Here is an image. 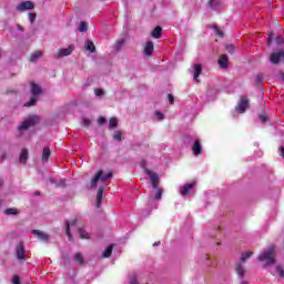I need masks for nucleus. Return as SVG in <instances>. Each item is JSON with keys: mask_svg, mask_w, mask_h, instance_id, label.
Masks as SVG:
<instances>
[{"mask_svg": "<svg viewBox=\"0 0 284 284\" xmlns=\"http://www.w3.org/2000/svg\"><path fill=\"white\" fill-rule=\"evenodd\" d=\"M257 260L264 265V267L274 265V263H276V258L274 257V246L265 248L262 253H260Z\"/></svg>", "mask_w": 284, "mask_h": 284, "instance_id": "f257e3e1", "label": "nucleus"}, {"mask_svg": "<svg viewBox=\"0 0 284 284\" xmlns=\"http://www.w3.org/2000/svg\"><path fill=\"white\" fill-rule=\"evenodd\" d=\"M112 179V172H103V170H100L95 173L93 179L91 180V183L89 185L90 190H94L99 183L103 185L105 181H110Z\"/></svg>", "mask_w": 284, "mask_h": 284, "instance_id": "f03ea898", "label": "nucleus"}, {"mask_svg": "<svg viewBox=\"0 0 284 284\" xmlns=\"http://www.w3.org/2000/svg\"><path fill=\"white\" fill-rule=\"evenodd\" d=\"M145 174H148L153 190H156L154 200L155 201H161V196L163 194V189L159 187V174H156V173H154V172H152L148 169H145Z\"/></svg>", "mask_w": 284, "mask_h": 284, "instance_id": "7ed1b4c3", "label": "nucleus"}, {"mask_svg": "<svg viewBox=\"0 0 284 284\" xmlns=\"http://www.w3.org/2000/svg\"><path fill=\"white\" fill-rule=\"evenodd\" d=\"M41 92V87L34 82L31 83V93L32 98L29 102H27L24 105L26 108H31V105H34L38 101L39 93Z\"/></svg>", "mask_w": 284, "mask_h": 284, "instance_id": "20e7f679", "label": "nucleus"}, {"mask_svg": "<svg viewBox=\"0 0 284 284\" xmlns=\"http://www.w3.org/2000/svg\"><path fill=\"white\" fill-rule=\"evenodd\" d=\"M39 123V116L38 115H31L29 116L24 122L21 123L19 126V132H23L28 130L29 128H34Z\"/></svg>", "mask_w": 284, "mask_h": 284, "instance_id": "39448f33", "label": "nucleus"}, {"mask_svg": "<svg viewBox=\"0 0 284 284\" xmlns=\"http://www.w3.org/2000/svg\"><path fill=\"white\" fill-rule=\"evenodd\" d=\"M72 52H74V45H69L68 48H62L54 53V59L70 57V54H72Z\"/></svg>", "mask_w": 284, "mask_h": 284, "instance_id": "423d86ee", "label": "nucleus"}, {"mask_svg": "<svg viewBox=\"0 0 284 284\" xmlns=\"http://www.w3.org/2000/svg\"><path fill=\"white\" fill-rule=\"evenodd\" d=\"M195 185H196V182H191V183L181 185L179 187L181 196H187V194H192Z\"/></svg>", "mask_w": 284, "mask_h": 284, "instance_id": "0eeeda50", "label": "nucleus"}, {"mask_svg": "<svg viewBox=\"0 0 284 284\" xmlns=\"http://www.w3.org/2000/svg\"><path fill=\"white\" fill-rule=\"evenodd\" d=\"M248 105H250V100H247V98H245V97H242L240 99L235 110L239 114H243L245 112V110H247Z\"/></svg>", "mask_w": 284, "mask_h": 284, "instance_id": "6e6552de", "label": "nucleus"}, {"mask_svg": "<svg viewBox=\"0 0 284 284\" xmlns=\"http://www.w3.org/2000/svg\"><path fill=\"white\" fill-rule=\"evenodd\" d=\"M31 234L36 236L39 241H42V243H50V235L43 231L33 230L31 231Z\"/></svg>", "mask_w": 284, "mask_h": 284, "instance_id": "1a4fd4ad", "label": "nucleus"}, {"mask_svg": "<svg viewBox=\"0 0 284 284\" xmlns=\"http://www.w3.org/2000/svg\"><path fill=\"white\" fill-rule=\"evenodd\" d=\"M34 8V2L24 1L17 6L18 12H26V10H32Z\"/></svg>", "mask_w": 284, "mask_h": 284, "instance_id": "9d476101", "label": "nucleus"}, {"mask_svg": "<svg viewBox=\"0 0 284 284\" xmlns=\"http://www.w3.org/2000/svg\"><path fill=\"white\" fill-rule=\"evenodd\" d=\"M192 152L194 156H201L203 154V144H201V140H195L192 145Z\"/></svg>", "mask_w": 284, "mask_h": 284, "instance_id": "9b49d317", "label": "nucleus"}, {"mask_svg": "<svg viewBox=\"0 0 284 284\" xmlns=\"http://www.w3.org/2000/svg\"><path fill=\"white\" fill-rule=\"evenodd\" d=\"M270 59L271 63H284V51L272 53Z\"/></svg>", "mask_w": 284, "mask_h": 284, "instance_id": "f8f14e48", "label": "nucleus"}, {"mask_svg": "<svg viewBox=\"0 0 284 284\" xmlns=\"http://www.w3.org/2000/svg\"><path fill=\"white\" fill-rule=\"evenodd\" d=\"M16 255L18 261H23L26 258V250L23 248V243H19L16 247Z\"/></svg>", "mask_w": 284, "mask_h": 284, "instance_id": "ddd939ff", "label": "nucleus"}, {"mask_svg": "<svg viewBox=\"0 0 284 284\" xmlns=\"http://www.w3.org/2000/svg\"><path fill=\"white\" fill-rule=\"evenodd\" d=\"M192 72L194 81L199 83V77H201V73L203 72V67H201V64H194L192 68Z\"/></svg>", "mask_w": 284, "mask_h": 284, "instance_id": "4468645a", "label": "nucleus"}, {"mask_svg": "<svg viewBox=\"0 0 284 284\" xmlns=\"http://www.w3.org/2000/svg\"><path fill=\"white\" fill-rule=\"evenodd\" d=\"M74 227H77V220L67 222V236L69 241H72V233H70V231L74 230Z\"/></svg>", "mask_w": 284, "mask_h": 284, "instance_id": "2eb2a0df", "label": "nucleus"}, {"mask_svg": "<svg viewBox=\"0 0 284 284\" xmlns=\"http://www.w3.org/2000/svg\"><path fill=\"white\" fill-rule=\"evenodd\" d=\"M152 52H154V43L149 41L144 45V54L145 57H152Z\"/></svg>", "mask_w": 284, "mask_h": 284, "instance_id": "dca6fc26", "label": "nucleus"}, {"mask_svg": "<svg viewBox=\"0 0 284 284\" xmlns=\"http://www.w3.org/2000/svg\"><path fill=\"white\" fill-rule=\"evenodd\" d=\"M230 63V60L227 59V55H221L220 59L217 60V64L220 65V68H227Z\"/></svg>", "mask_w": 284, "mask_h": 284, "instance_id": "f3484780", "label": "nucleus"}, {"mask_svg": "<svg viewBox=\"0 0 284 284\" xmlns=\"http://www.w3.org/2000/svg\"><path fill=\"white\" fill-rule=\"evenodd\" d=\"M41 57H43V52L34 51L33 53H31V57H30L31 63H37V61H39V59H41Z\"/></svg>", "mask_w": 284, "mask_h": 284, "instance_id": "a211bd4d", "label": "nucleus"}, {"mask_svg": "<svg viewBox=\"0 0 284 284\" xmlns=\"http://www.w3.org/2000/svg\"><path fill=\"white\" fill-rule=\"evenodd\" d=\"M103 186H100L97 194V207H101V200L103 199Z\"/></svg>", "mask_w": 284, "mask_h": 284, "instance_id": "6ab92c4d", "label": "nucleus"}, {"mask_svg": "<svg viewBox=\"0 0 284 284\" xmlns=\"http://www.w3.org/2000/svg\"><path fill=\"white\" fill-rule=\"evenodd\" d=\"M161 32H163V29L161 27H155L151 37H153V39H161Z\"/></svg>", "mask_w": 284, "mask_h": 284, "instance_id": "aec40b11", "label": "nucleus"}, {"mask_svg": "<svg viewBox=\"0 0 284 284\" xmlns=\"http://www.w3.org/2000/svg\"><path fill=\"white\" fill-rule=\"evenodd\" d=\"M84 48L91 53L97 51V48L94 47V43L91 40L85 41Z\"/></svg>", "mask_w": 284, "mask_h": 284, "instance_id": "412c9836", "label": "nucleus"}, {"mask_svg": "<svg viewBox=\"0 0 284 284\" xmlns=\"http://www.w3.org/2000/svg\"><path fill=\"white\" fill-rule=\"evenodd\" d=\"M19 161H20V163H27V161H28V149H22V151L20 153Z\"/></svg>", "mask_w": 284, "mask_h": 284, "instance_id": "4be33fe9", "label": "nucleus"}, {"mask_svg": "<svg viewBox=\"0 0 284 284\" xmlns=\"http://www.w3.org/2000/svg\"><path fill=\"white\" fill-rule=\"evenodd\" d=\"M235 272L240 276V278H243V274H245V268H243V265L236 264Z\"/></svg>", "mask_w": 284, "mask_h": 284, "instance_id": "5701e85b", "label": "nucleus"}, {"mask_svg": "<svg viewBox=\"0 0 284 284\" xmlns=\"http://www.w3.org/2000/svg\"><path fill=\"white\" fill-rule=\"evenodd\" d=\"M79 32H88V23L85 21H81L78 27Z\"/></svg>", "mask_w": 284, "mask_h": 284, "instance_id": "b1692460", "label": "nucleus"}, {"mask_svg": "<svg viewBox=\"0 0 284 284\" xmlns=\"http://www.w3.org/2000/svg\"><path fill=\"white\" fill-rule=\"evenodd\" d=\"M116 125H119V120L116 118H111L109 121V128L111 130H114V128H116Z\"/></svg>", "mask_w": 284, "mask_h": 284, "instance_id": "393cba45", "label": "nucleus"}, {"mask_svg": "<svg viewBox=\"0 0 284 284\" xmlns=\"http://www.w3.org/2000/svg\"><path fill=\"white\" fill-rule=\"evenodd\" d=\"M102 256L104 258H110L112 256V245L108 246L104 252L102 253Z\"/></svg>", "mask_w": 284, "mask_h": 284, "instance_id": "a878e982", "label": "nucleus"}, {"mask_svg": "<svg viewBox=\"0 0 284 284\" xmlns=\"http://www.w3.org/2000/svg\"><path fill=\"white\" fill-rule=\"evenodd\" d=\"M50 159V149L44 148L42 152V161H48Z\"/></svg>", "mask_w": 284, "mask_h": 284, "instance_id": "bb28decb", "label": "nucleus"}, {"mask_svg": "<svg viewBox=\"0 0 284 284\" xmlns=\"http://www.w3.org/2000/svg\"><path fill=\"white\" fill-rule=\"evenodd\" d=\"M50 183H52L53 185H55V187H61V185H65V181L61 180L60 182H58L54 179H50Z\"/></svg>", "mask_w": 284, "mask_h": 284, "instance_id": "cd10ccee", "label": "nucleus"}, {"mask_svg": "<svg viewBox=\"0 0 284 284\" xmlns=\"http://www.w3.org/2000/svg\"><path fill=\"white\" fill-rule=\"evenodd\" d=\"M4 214H7V216H10V215H17L19 214V212L17 211V209H7L4 210Z\"/></svg>", "mask_w": 284, "mask_h": 284, "instance_id": "c85d7f7f", "label": "nucleus"}, {"mask_svg": "<svg viewBox=\"0 0 284 284\" xmlns=\"http://www.w3.org/2000/svg\"><path fill=\"white\" fill-rule=\"evenodd\" d=\"M252 252H245V253H242L241 255V261L242 263H245V261H247V258H250V256H252Z\"/></svg>", "mask_w": 284, "mask_h": 284, "instance_id": "c756f323", "label": "nucleus"}, {"mask_svg": "<svg viewBox=\"0 0 284 284\" xmlns=\"http://www.w3.org/2000/svg\"><path fill=\"white\" fill-rule=\"evenodd\" d=\"M74 261H77V263H79L80 265H83V255L81 253H77L74 255Z\"/></svg>", "mask_w": 284, "mask_h": 284, "instance_id": "7c9ffc66", "label": "nucleus"}, {"mask_svg": "<svg viewBox=\"0 0 284 284\" xmlns=\"http://www.w3.org/2000/svg\"><path fill=\"white\" fill-rule=\"evenodd\" d=\"M275 274H277L281 278L284 276V271L282 266H275Z\"/></svg>", "mask_w": 284, "mask_h": 284, "instance_id": "2f4dec72", "label": "nucleus"}, {"mask_svg": "<svg viewBox=\"0 0 284 284\" xmlns=\"http://www.w3.org/2000/svg\"><path fill=\"white\" fill-rule=\"evenodd\" d=\"M80 239H89L88 232H85L83 229L78 230Z\"/></svg>", "mask_w": 284, "mask_h": 284, "instance_id": "473e14b6", "label": "nucleus"}, {"mask_svg": "<svg viewBox=\"0 0 284 284\" xmlns=\"http://www.w3.org/2000/svg\"><path fill=\"white\" fill-rule=\"evenodd\" d=\"M28 19L30 23H34V21L37 20V13H29Z\"/></svg>", "mask_w": 284, "mask_h": 284, "instance_id": "72a5a7b5", "label": "nucleus"}, {"mask_svg": "<svg viewBox=\"0 0 284 284\" xmlns=\"http://www.w3.org/2000/svg\"><path fill=\"white\" fill-rule=\"evenodd\" d=\"M94 94L95 97H103V94H105V91H103V89H95Z\"/></svg>", "mask_w": 284, "mask_h": 284, "instance_id": "f704fd0d", "label": "nucleus"}, {"mask_svg": "<svg viewBox=\"0 0 284 284\" xmlns=\"http://www.w3.org/2000/svg\"><path fill=\"white\" fill-rule=\"evenodd\" d=\"M113 139H114V141H121V132L114 131Z\"/></svg>", "mask_w": 284, "mask_h": 284, "instance_id": "c9c22d12", "label": "nucleus"}, {"mask_svg": "<svg viewBox=\"0 0 284 284\" xmlns=\"http://www.w3.org/2000/svg\"><path fill=\"white\" fill-rule=\"evenodd\" d=\"M123 43H125V40H123V39L118 40V41L115 42V48H116V50H119V49L121 48V45H123Z\"/></svg>", "mask_w": 284, "mask_h": 284, "instance_id": "e433bc0d", "label": "nucleus"}, {"mask_svg": "<svg viewBox=\"0 0 284 284\" xmlns=\"http://www.w3.org/2000/svg\"><path fill=\"white\" fill-rule=\"evenodd\" d=\"M155 116H156L158 121H163V119H165V116L163 115V113H161V112H159V111L155 112Z\"/></svg>", "mask_w": 284, "mask_h": 284, "instance_id": "4c0bfd02", "label": "nucleus"}, {"mask_svg": "<svg viewBox=\"0 0 284 284\" xmlns=\"http://www.w3.org/2000/svg\"><path fill=\"white\" fill-rule=\"evenodd\" d=\"M226 50L230 54H234V44L226 45Z\"/></svg>", "mask_w": 284, "mask_h": 284, "instance_id": "58836bf2", "label": "nucleus"}, {"mask_svg": "<svg viewBox=\"0 0 284 284\" xmlns=\"http://www.w3.org/2000/svg\"><path fill=\"white\" fill-rule=\"evenodd\" d=\"M214 30H215V34L220 38H223V31H221V29L214 27Z\"/></svg>", "mask_w": 284, "mask_h": 284, "instance_id": "ea45409f", "label": "nucleus"}, {"mask_svg": "<svg viewBox=\"0 0 284 284\" xmlns=\"http://www.w3.org/2000/svg\"><path fill=\"white\" fill-rule=\"evenodd\" d=\"M130 284H139L136 275H133L130 280Z\"/></svg>", "mask_w": 284, "mask_h": 284, "instance_id": "a19ab883", "label": "nucleus"}, {"mask_svg": "<svg viewBox=\"0 0 284 284\" xmlns=\"http://www.w3.org/2000/svg\"><path fill=\"white\" fill-rule=\"evenodd\" d=\"M90 123H91V121H90L89 119H83V120H82V125H83L84 128H88V125H90Z\"/></svg>", "mask_w": 284, "mask_h": 284, "instance_id": "79ce46f5", "label": "nucleus"}, {"mask_svg": "<svg viewBox=\"0 0 284 284\" xmlns=\"http://www.w3.org/2000/svg\"><path fill=\"white\" fill-rule=\"evenodd\" d=\"M13 284H21V280L19 278V276L14 275L13 280H12Z\"/></svg>", "mask_w": 284, "mask_h": 284, "instance_id": "37998d69", "label": "nucleus"}, {"mask_svg": "<svg viewBox=\"0 0 284 284\" xmlns=\"http://www.w3.org/2000/svg\"><path fill=\"white\" fill-rule=\"evenodd\" d=\"M275 42L277 43V45H281V43H283V36H280L275 39Z\"/></svg>", "mask_w": 284, "mask_h": 284, "instance_id": "c03bdc74", "label": "nucleus"}, {"mask_svg": "<svg viewBox=\"0 0 284 284\" xmlns=\"http://www.w3.org/2000/svg\"><path fill=\"white\" fill-rule=\"evenodd\" d=\"M260 121H262V123H265L267 121V116L265 114H261Z\"/></svg>", "mask_w": 284, "mask_h": 284, "instance_id": "a18cd8bd", "label": "nucleus"}, {"mask_svg": "<svg viewBox=\"0 0 284 284\" xmlns=\"http://www.w3.org/2000/svg\"><path fill=\"white\" fill-rule=\"evenodd\" d=\"M105 116H101L99 120H98V123L99 125H103V123H105Z\"/></svg>", "mask_w": 284, "mask_h": 284, "instance_id": "49530a36", "label": "nucleus"}, {"mask_svg": "<svg viewBox=\"0 0 284 284\" xmlns=\"http://www.w3.org/2000/svg\"><path fill=\"white\" fill-rule=\"evenodd\" d=\"M272 37H274V34L271 33L266 41L267 45H270L272 43Z\"/></svg>", "mask_w": 284, "mask_h": 284, "instance_id": "de8ad7c7", "label": "nucleus"}, {"mask_svg": "<svg viewBox=\"0 0 284 284\" xmlns=\"http://www.w3.org/2000/svg\"><path fill=\"white\" fill-rule=\"evenodd\" d=\"M169 97V103H174V97L172 95V94H169L168 95Z\"/></svg>", "mask_w": 284, "mask_h": 284, "instance_id": "09e8293b", "label": "nucleus"}, {"mask_svg": "<svg viewBox=\"0 0 284 284\" xmlns=\"http://www.w3.org/2000/svg\"><path fill=\"white\" fill-rule=\"evenodd\" d=\"M214 3H216V0H210L211 8H214Z\"/></svg>", "mask_w": 284, "mask_h": 284, "instance_id": "8fccbe9b", "label": "nucleus"}, {"mask_svg": "<svg viewBox=\"0 0 284 284\" xmlns=\"http://www.w3.org/2000/svg\"><path fill=\"white\" fill-rule=\"evenodd\" d=\"M281 156L284 159V148H281Z\"/></svg>", "mask_w": 284, "mask_h": 284, "instance_id": "3c124183", "label": "nucleus"}, {"mask_svg": "<svg viewBox=\"0 0 284 284\" xmlns=\"http://www.w3.org/2000/svg\"><path fill=\"white\" fill-rule=\"evenodd\" d=\"M263 75H257V81H262Z\"/></svg>", "mask_w": 284, "mask_h": 284, "instance_id": "603ef678", "label": "nucleus"}, {"mask_svg": "<svg viewBox=\"0 0 284 284\" xmlns=\"http://www.w3.org/2000/svg\"><path fill=\"white\" fill-rule=\"evenodd\" d=\"M241 284H248L247 282H241Z\"/></svg>", "mask_w": 284, "mask_h": 284, "instance_id": "864d4df0", "label": "nucleus"}, {"mask_svg": "<svg viewBox=\"0 0 284 284\" xmlns=\"http://www.w3.org/2000/svg\"><path fill=\"white\" fill-rule=\"evenodd\" d=\"M154 245H159V243H154Z\"/></svg>", "mask_w": 284, "mask_h": 284, "instance_id": "5fc2aeb1", "label": "nucleus"}]
</instances>
